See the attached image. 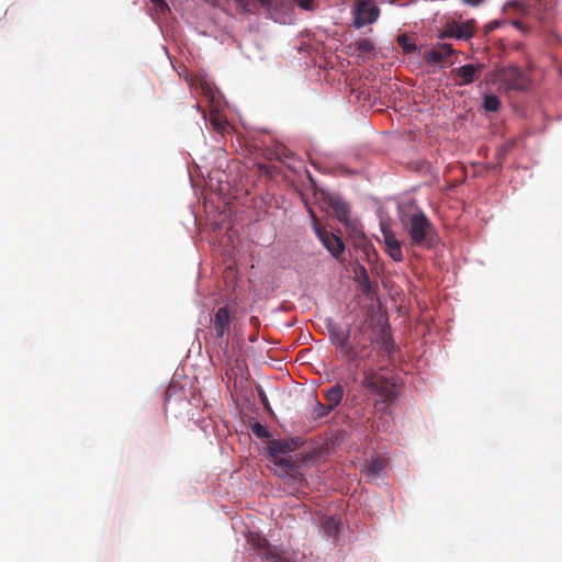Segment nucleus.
Returning a JSON list of instances; mask_svg holds the SVG:
<instances>
[{"mask_svg":"<svg viewBox=\"0 0 562 562\" xmlns=\"http://www.w3.org/2000/svg\"><path fill=\"white\" fill-rule=\"evenodd\" d=\"M401 223L409 236L412 246L430 249L436 245V228L424 212L416 211L403 214Z\"/></svg>","mask_w":562,"mask_h":562,"instance_id":"nucleus-1","label":"nucleus"},{"mask_svg":"<svg viewBox=\"0 0 562 562\" xmlns=\"http://www.w3.org/2000/svg\"><path fill=\"white\" fill-rule=\"evenodd\" d=\"M361 385L379 396L374 403L379 412H385L396 398L395 384L391 379L372 369L364 371Z\"/></svg>","mask_w":562,"mask_h":562,"instance_id":"nucleus-2","label":"nucleus"},{"mask_svg":"<svg viewBox=\"0 0 562 562\" xmlns=\"http://www.w3.org/2000/svg\"><path fill=\"white\" fill-rule=\"evenodd\" d=\"M331 342L336 346L338 353L350 362L357 360L356 347L351 345V333L349 328H342L340 325L330 324L327 327Z\"/></svg>","mask_w":562,"mask_h":562,"instance_id":"nucleus-3","label":"nucleus"},{"mask_svg":"<svg viewBox=\"0 0 562 562\" xmlns=\"http://www.w3.org/2000/svg\"><path fill=\"white\" fill-rule=\"evenodd\" d=\"M308 213L312 217V226L314 233L316 234L318 239L335 258H339L340 255L345 251V244L342 239L337 235L329 233L325 228H323L319 224L316 214L312 209H308Z\"/></svg>","mask_w":562,"mask_h":562,"instance_id":"nucleus-4","label":"nucleus"},{"mask_svg":"<svg viewBox=\"0 0 562 562\" xmlns=\"http://www.w3.org/2000/svg\"><path fill=\"white\" fill-rule=\"evenodd\" d=\"M497 79L506 91H524L529 86L526 76L515 66H507L501 69L497 74Z\"/></svg>","mask_w":562,"mask_h":562,"instance_id":"nucleus-5","label":"nucleus"},{"mask_svg":"<svg viewBox=\"0 0 562 562\" xmlns=\"http://www.w3.org/2000/svg\"><path fill=\"white\" fill-rule=\"evenodd\" d=\"M353 12L355 26L358 29L374 23L380 15V9L373 0H357Z\"/></svg>","mask_w":562,"mask_h":562,"instance_id":"nucleus-6","label":"nucleus"},{"mask_svg":"<svg viewBox=\"0 0 562 562\" xmlns=\"http://www.w3.org/2000/svg\"><path fill=\"white\" fill-rule=\"evenodd\" d=\"M484 66L482 64L472 65L467 64L450 71V78L454 86L463 87L473 83L480 78Z\"/></svg>","mask_w":562,"mask_h":562,"instance_id":"nucleus-7","label":"nucleus"},{"mask_svg":"<svg viewBox=\"0 0 562 562\" xmlns=\"http://www.w3.org/2000/svg\"><path fill=\"white\" fill-rule=\"evenodd\" d=\"M541 0H528L527 2L520 1H510L507 2L504 7L506 11L513 10L514 13L518 16L542 20L543 12L541 10Z\"/></svg>","mask_w":562,"mask_h":562,"instance_id":"nucleus-8","label":"nucleus"},{"mask_svg":"<svg viewBox=\"0 0 562 562\" xmlns=\"http://www.w3.org/2000/svg\"><path fill=\"white\" fill-rule=\"evenodd\" d=\"M456 54L457 50L453 49L451 44L437 43L435 47L424 53L423 58L430 65H452L454 61L448 59Z\"/></svg>","mask_w":562,"mask_h":562,"instance_id":"nucleus-9","label":"nucleus"},{"mask_svg":"<svg viewBox=\"0 0 562 562\" xmlns=\"http://www.w3.org/2000/svg\"><path fill=\"white\" fill-rule=\"evenodd\" d=\"M369 329V326L366 324H362L357 331L355 333L351 345H353L356 348V351L358 353L357 360L358 362H362L366 360H369L371 357V344L373 342V339L371 337H366L367 331Z\"/></svg>","mask_w":562,"mask_h":562,"instance_id":"nucleus-10","label":"nucleus"},{"mask_svg":"<svg viewBox=\"0 0 562 562\" xmlns=\"http://www.w3.org/2000/svg\"><path fill=\"white\" fill-rule=\"evenodd\" d=\"M233 316L227 306L220 307L213 319L216 338L223 340L231 330Z\"/></svg>","mask_w":562,"mask_h":562,"instance_id":"nucleus-11","label":"nucleus"},{"mask_svg":"<svg viewBox=\"0 0 562 562\" xmlns=\"http://www.w3.org/2000/svg\"><path fill=\"white\" fill-rule=\"evenodd\" d=\"M302 445V439L290 438V439H273L268 442V450L272 458H278L281 454H286Z\"/></svg>","mask_w":562,"mask_h":562,"instance_id":"nucleus-12","label":"nucleus"},{"mask_svg":"<svg viewBox=\"0 0 562 562\" xmlns=\"http://www.w3.org/2000/svg\"><path fill=\"white\" fill-rule=\"evenodd\" d=\"M383 241L385 251L396 262L403 261L402 243L396 238L395 234L384 226H382Z\"/></svg>","mask_w":562,"mask_h":562,"instance_id":"nucleus-13","label":"nucleus"},{"mask_svg":"<svg viewBox=\"0 0 562 562\" xmlns=\"http://www.w3.org/2000/svg\"><path fill=\"white\" fill-rule=\"evenodd\" d=\"M373 341L379 346V353L382 357H392L395 350V345L390 330L385 326L380 327L379 333Z\"/></svg>","mask_w":562,"mask_h":562,"instance_id":"nucleus-14","label":"nucleus"},{"mask_svg":"<svg viewBox=\"0 0 562 562\" xmlns=\"http://www.w3.org/2000/svg\"><path fill=\"white\" fill-rule=\"evenodd\" d=\"M474 21L456 23L449 27V36L458 40H469L473 36Z\"/></svg>","mask_w":562,"mask_h":562,"instance_id":"nucleus-15","label":"nucleus"},{"mask_svg":"<svg viewBox=\"0 0 562 562\" xmlns=\"http://www.w3.org/2000/svg\"><path fill=\"white\" fill-rule=\"evenodd\" d=\"M329 205L333 209L336 218L341 223H347L350 214L348 204L338 196L329 199Z\"/></svg>","mask_w":562,"mask_h":562,"instance_id":"nucleus-16","label":"nucleus"},{"mask_svg":"<svg viewBox=\"0 0 562 562\" xmlns=\"http://www.w3.org/2000/svg\"><path fill=\"white\" fill-rule=\"evenodd\" d=\"M325 400L333 411L341 403L344 397V389L340 384H336L333 387L324 391Z\"/></svg>","mask_w":562,"mask_h":562,"instance_id":"nucleus-17","label":"nucleus"},{"mask_svg":"<svg viewBox=\"0 0 562 562\" xmlns=\"http://www.w3.org/2000/svg\"><path fill=\"white\" fill-rule=\"evenodd\" d=\"M249 541L252 543V546L255 548H257L258 550H261L262 558H265V553H267L270 550L277 551V548L271 547L269 544V541L265 537H262L261 535L251 533L250 537H249Z\"/></svg>","mask_w":562,"mask_h":562,"instance_id":"nucleus-18","label":"nucleus"},{"mask_svg":"<svg viewBox=\"0 0 562 562\" xmlns=\"http://www.w3.org/2000/svg\"><path fill=\"white\" fill-rule=\"evenodd\" d=\"M356 274L363 293L369 295L372 291V285L367 269L363 266H359L358 270H356Z\"/></svg>","mask_w":562,"mask_h":562,"instance_id":"nucleus-19","label":"nucleus"},{"mask_svg":"<svg viewBox=\"0 0 562 562\" xmlns=\"http://www.w3.org/2000/svg\"><path fill=\"white\" fill-rule=\"evenodd\" d=\"M355 52L361 56L371 55L374 50V43L370 38H360L353 44Z\"/></svg>","mask_w":562,"mask_h":562,"instance_id":"nucleus-20","label":"nucleus"},{"mask_svg":"<svg viewBox=\"0 0 562 562\" xmlns=\"http://www.w3.org/2000/svg\"><path fill=\"white\" fill-rule=\"evenodd\" d=\"M483 108L487 112H497L501 108V101L494 94H485L483 98Z\"/></svg>","mask_w":562,"mask_h":562,"instance_id":"nucleus-21","label":"nucleus"},{"mask_svg":"<svg viewBox=\"0 0 562 562\" xmlns=\"http://www.w3.org/2000/svg\"><path fill=\"white\" fill-rule=\"evenodd\" d=\"M210 123L216 133L223 134L226 130V121L217 112H212Z\"/></svg>","mask_w":562,"mask_h":562,"instance_id":"nucleus-22","label":"nucleus"},{"mask_svg":"<svg viewBox=\"0 0 562 562\" xmlns=\"http://www.w3.org/2000/svg\"><path fill=\"white\" fill-rule=\"evenodd\" d=\"M200 89H201V92L204 94V97H206L211 102H213L215 100L216 88L212 82H210L205 79L201 80Z\"/></svg>","mask_w":562,"mask_h":562,"instance_id":"nucleus-23","label":"nucleus"},{"mask_svg":"<svg viewBox=\"0 0 562 562\" xmlns=\"http://www.w3.org/2000/svg\"><path fill=\"white\" fill-rule=\"evenodd\" d=\"M397 43L403 48L404 53H413L416 50V45L406 35H398Z\"/></svg>","mask_w":562,"mask_h":562,"instance_id":"nucleus-24","label":"nucleus"},{"mask_svg":"<svg viewBox=\"0 0 562 562\" xmlns=\"http://www.w3.org/2000/svg\"><path fill=\"white\" fill-rule=\"evenodd\" d=\"M331 411L333 408L328 404L325 405L317 401L313 414L316 418H323L329 415Z\"/></svg>","mask_w":562,"mask_h":562,"instance_id":"nucleus-25","label":"nucleus"},{"mask_svg":"<svg viewBox=\"0 0 562 562\" xmlns=\"http://www.w3.org/2000/svg\"><path fill=\"white\" fill-rule=\"evenodd\" d=\"M384 468V463L380 459H372L368 464V473L371 475H379Z\"/></svg>","mask_w":562,"mask_h":562,"instance_id":"nucleus-26","label":"nucleus"},{"mask_svg":"<svg viewBox=\"0 0 562 562\" xmlns=\"http://www.w3.org/2000/svg\"><path fill=\"white\" fill-rule=\"evenodd\" d=\"M251 429H252L254 435L257 436L258 438L263 439V438L270 437V434H269L267 427L261 425L260 423H256Z\"/></svg>","mask_w":562,"mask_h":562,"instance_id":"nucleus-27","label":"nucleus"},{"mask_svg":"<svg viewBox=\"0 0 562 562\" xmlns=\"http://www.w3.org/2000/svg\"><path fill=\"white\" fill-rule=\"evenodd\" d=\"M324 528L327 536L329 537H335L336 533L338 532V525L333 518H329L325 521Z\"/></svg>","mask_w":562,"mask_h":562,"instance_id":"nucleus-28","label":"nucleus"},{"mask_svg":"<svg viewBox=\"0 0 562 562\" xmlns=\"http://www.w3.org/2000/svg\"><path fill=\"white\" fill-rule=\"evenodd\" d=\"M265 559L270 562H289L285 559H282L278 551L270 550L267 553H265Z\"/></svg>","mask_w":562,"mask_h":562,"instance_id":"nucleus-29","label":"nucleus"},{"mask_svg":"<svg viewBox=\"0 0 562 562\" xmlns=\"http://www.w3.org/2000/svg\"><path fill=\"white\" fill-rule=\"evenodd\" d=\"M363 252L366 254L369 261L372 259V257H376V251H375L373 245L370 243H367L363 246Z\"/></svg>","mask_w":562,"mask_h":562,"instance_id":"nucleus-30","label":"nucleus"},{"mask_svg":"<svg viewBox=\"0 0 562 562\" xmlns=\"http://www.w3.org/2000/svg\"><path fill=\"white\" fill-rule=\"evenodd\" d=\"M512 24L514 27L521 31L522 33H527L530 30V27L528 25H526L525 23H522L520 20H513Z\"/></svg>","mask_w":562,"mask_h":562,"instance_id":"nucleus-31","label":"nucleus"},{"mask_svg":"<svg viewBox=\"0 0 562 562\" xmlns=\"http://www.w3.org/2000/svg\"><path fill=\"white\" fill-rule=\"evenodd\" d=\"M299 5L300 8L308 11L314 9L313 0H299Z\"/></svg>","mask_w":562,"mask_h":562,"instance_id":"nucleus-32","label":"nucleus"},{"mask_svg":"<svg viewBox=\"0 0 562 562\" xmlns=\"http://www.w3.org/2000/svg\"><path fill=\"white\" fill-rule=\"evenodd\" d=\"M499 26H501V22L497 20H494V21L490 22L488 24H486L485 32L491 33V32L495 31L496 29H498Z\"/></svg>","mask_w":562,"mask_h":562,"instance_id":"nucleus-33","label":"nucleus"},{"mask_svg":"<svg viewBox=\"0 0 562 562\" xmlns=\"http://www.w3.org/2000/svg\"><path fill=\"white\" fill-rule=\"evenodd\" d=\"M239 7H241L245 11H249L248 9V5H249V1L248 0H234Z\"/></svg>","mask_w":562,"mask_h":562,"instance_id":"nucleus-34","label":"nucleus"},{"mask_svg":"<svg viewBox=\"0 0 562 562\" xmlns=\"http://www.w3.org/2000/svg\"><path fill=\"white\" fill-rule=\"evenodd\" d=\"M464 2H467L471 5H477L482 2V0H464Z\"/></svg>","mask_w":562,"mask_h":562,"instance_id":"nucleus-35","label":"nucleus"},{"mask_svg":"<svg viewBox=\"0 0 562 562\" xmlns=\"http://www.w3.org/2000/svg\"><path fill=\"white\" fill-rule=\"evenodd\" d=\"M446 37H450V36H449V29H448V30H446V31H443V32H441V33L439 34V38H446Z\"/></svg>","mask_w":562,"mask_h":562,"instance_id":"nucleus-36","label":"nucleus"},{"mask_svg":"<svg viewBox=\"0 0 562 562\" xmlns=\"http://www.w3.org/2000/svg\"><path fill=\"white\" fill-rule=\"evenodd\" d=\"M262 5H269L272 0H258Z\"/></svg>","mask_w":562,"mask_h":562,"instance_id":"nucleus-37","label":"nucleus"},{"mask_svg":"<svg viewBox=\"0 0 562 562\" xmlns=\"http://www.w3.org/2000/svg\"><path fill=\"white\" fill-rule=\"evenodd\" d=\"M155 4H165L164 0H150Z\"/></svg>","mask_w":562,"mask_h":562,"instance_id":"nucleus-38","label":"nucleus"}]
</instances>
